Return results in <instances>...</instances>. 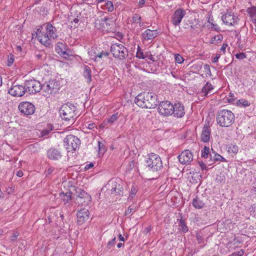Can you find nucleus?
<instances>
[{
	"instance_id": "obj_49",
	"label": "nucleus",
	"mask_w": 256,
	"mask_h": 256,
	"mask_svg": "<svg viewBox=\"0 0 256 256\" xmlns=\"http://www.w3.org/2000/svg\"><path fill=\"white\" fill-rule=\"evenodd\" d=\"M208 16V22L211 24L212 28H214V30L218 29V26L213 23V18L211 17V16Z\"/></svg>"
},
{
	"instance_id": "obj_56",
	"label": "nucleus",
	"mask_w": 256,
	"mask_h": 256,
	"mask_svg": "<svg viewBox=\"0 0 256 256\" xmlns=\"http://www.w3.org/2000/svg\"><path fill=\"white\" fill-rule=\"evenodd\" d=\"M220 56V54H216V56L212 60V62L214 63L217 62Z\"/></svg>"
},
{
	"instance_id": "obj_55",
	"label": "nucleus",
	"mask_w": 256,
	"mask_h": 256,
	"mask_svg": "<svg viewBox=\"0 0 256 256\" xmlns=\"http://www.w3.org/2000/svg\"><path fill=\"white\" fill-rule=\"evenodd\" d=\"M244 254V251L242 250H240L235 252L232 254V255L238 256H242Z\"/></svg>"
},
{
	"instance_id": "obj_47",
	"label": "nucleus",
	"mask_w": 256,
	"mask_h": 256,
	"mask_svg": "<svg viewBox=\"0 0 256 256\" xmlns=\"http://www.w3.org/2000/svg\"><path fill=\"white\" fill-rule=\"evenodd\" d=\"M204 70L205 72H206V76H212V73H211V71H210V66L208 64H205L204 66Z\"/></svg>"
},
{
	"instance_id": "obj_30",
	"label": "nucleus",
	"mask_w": 256,
	"mask_h": 256,
	"mask_svg": "<svg viewBox=\"0 0 256 256\" xmlns=\"http://www.w3.org/2000/svg\"><path fill=\"white\" fill-rule=\"evenodd\" d=\"M101 8L107 10L108 12H112L114 9L112 2L108 0L104 4L101 6Z\"/></svg>"
},
{
	"instance_id": "obj_37",
	"label": "nucleus",
	"mask_w": 256,
	"mask_h": 256,
	"mask_svg": "<svg viewBox=\"0 0 256 256\" xmlns=\"http://www.w3.org/2000/svg\"><path fill=\"white\" fill-rule=\"evenodd\" d=\"M20 234V232L18 231H15L12 233V234L10 236V242L12 243H14L16 241V240L18 238V237L19 236Z\"/></svg>"
},
{
	"instance_id": "obj_20",
	"label": "nucleus",
	"mask_w": 256,
	"mask_h": 256,
	"mask_svg": "<svg viewBox=\"0 0 256 256\" xmlns=\"http://www.w3.org/2000/svg\"><path fill=\"white\" fill-rule=\"evenodd\" d=\"M76 216L78 219V224L79 225H81L83 224L85 221L88 219V210L86 208L81 209L77 212Z\"/></svg>"
},
{
	"instance_id": "obj_60",
	"label": "nucleus",
	"mask_w": 256,
	"mask_h": 256,
	"mask_svg": "<svg viewBox=\"0 0 256 256\" xmlns=\"http://www.w3.org/2000/svg\"><path fill=\"white\" fill-rule=\"evenodd\" d=\"M147 58L150 60H152L153 62H154L155 61V59H154V56L150 54H148V56H147Z\"/></svg>"
},
{
	"instance_id": "obj_7",
	"label": "nucleus",
	"mask_w": 256,
	"mask_h": 256,
	"mask_svg": "<svg viewBox=\"0 0 256 256\" xmlns=\"http://www.w3.org/2000/svg\"><path fill=\"white\" fill-rule=\"evenodd\" d=\"M64 146L68 152L75 150L80 144L78 137L72 134L67 136L64 140Z\"/></svg>"
},
{
	"instance_id": "obj_32",
	"label": "nucleus",
	"mask_w": 256,
	"mask_h": 256,
	"mask_svg": "<svg viewBox=\"0 0 256 256\" xmlns=\"http://www.w3.org/2000/svg\"><path fill=\"white\" fill-rule=\"evenodd\" d=\"M36 60H38L39 62H44L46 58V54L42 52H39L38 54L35 55Z\"/></svg>"
},
{
	"instance_id": "obj_61",
	"label": "nucleus",
	"mask_w": 256,
	"mask_h": 256,
	"mask_svg": "<svg viewBox=\"0 0 256 256\" xmlns=\"http://www.w3.org/2000/svg\"><path fill=\"white\" fill-rule=\"evenodd\" d=\"M23 172L20 170L16 172V176L18 177H22L23 176Z\"/></svg>"
},
{
	"instance_id": "obj_23",
	"label": "nucleus",
	"mask_w": 256,
	"mask_h": 256,
	"mask_svg": "<svg viewBox=\"0 0 256 256\" xmlns=\"http://www.w3.org/2000/svg\"><path fill=\"white\" fill-rule=\"evenodd\" d=\"M211 130L207 125H204L203 127L201 134V140L204 142H207L210 140Z\"/></svg>"
},
{
	"instance_id": "obj_5",
	"label": "nucleus",
	"mask_w": 256,
	"mask_h": 256,
	"mask_svg": "<svg viewBox=\"0 0 256 256\" xmlns=\"http://www.w3.org/2000/svg\"><path fill=\"white\" fill-rule=\"evenodd\" d=\"M146 167L153 172L160 170L162 168V163L160 156L154 153L150 154L146 161Z\"/></svg>"
},
{
	"instance_id": "obj_52",
	"label": "nucleus",
	"mask_w": 256,
	"mask_h": 256,
	"mask_svg": "<svg viewBox=\"0 0 256 256\" xmlns=\"http://www.w3.org/2000/svg\"><path fill=\"white\" fill-rule=\"evenodd\" d=\"M198 163L202 169V170H206V164L202 161H198Z\"/></svg>"
},
{
	"instance_id": "obj_42",
	"label": "nucleus",
	"mask_w": 256,
	"mask_h": 256,
	"mask_svg": "<svg viewBox=\"0 0 256 256\" xmlns=\"http://www.w3.org/2000/svg\"><path fill=\"white\" fill-rule=\"evenodd\" d=\"M147 56H148V52L146 54H144V53L142 50H138L136 52V57L138 58L145 59L147 58Z\"/></svg>"
},
{
	"instance_id": "obj_54",
	"label": "nucleus",
	"mask_w": 256,
	"mask_h": 256,
	"mask_svg": "<svg viewBox=\"0 0 256 256\" xmlns=\"http://www.w3.org/2000/svg\"><path fill=\"white\" fill-rule=\"evenodd\" d=\"M228 45L227 44H224L220 48V52H222L223 54H224L226 52V48L228 47Z\"/></svg>"
},
{
	"instance_id": "obj_40",
	"label": "nucleus",
	"mask_w": 256,
	"mask_h": 256,
	"mask_svg": "<svg viewBox=\"0 0 256 256\" xmlns=\"http://www.w3.org/2000/svg\"><path fill=\"white\" fill-rule=\"evenodd\" d=\"M238 146L236 144H232L229 148H228V151L231 152L234 154H236L238 152Z\"/></svg>"
},
{
	"instance_id": "obj_10",
	"label": "nucleus",
	"mask_w": 256,
	"mask_h": 256,
	"mask_svg": "<svg viewBox=\"0 0 256 256\" xmlns=\"http://www.w3.org/2000/svg\"><path fill=\"white\" fill-rule=\"evenodd\" d=\"M119 180L112 179L105 186L108 190H109L111 194L116 193L118 195H122L124 188L119 183Z\"/></svg>"
},
{
	"instance_id": "obj_12",
	"label": "nucleus",
	"mask_w": 256,
	"mask_h": 256,
	"mask_svg": "<svg viewBox=\"0 0 256 256\" xmlns=\"http://www.w3.org/2000/svg\"><path fill=\"white\" fill-rule=\"evenodd\" d=\"M76 192L77 194L78 202L82 206H87L91 202V196L86 192L80 188H78Z\"/></svg>"
},
{
	"instance_id": "obj_11",
	"label": "nucleus",
	"mask_w": 256,
	"mask_h": 256,
	"mask_svg": "<svg viewBox=\"0 0 256 256\" xmlns=\"http://www.w3.org/2000/svg\"><path fill=\"white\" fill-rule=\"evenodd\" d=\"M25 86L30 94H34L42 90V84L35 80L30 79L26 81Z\"/></svg>"
},
{
	"instance_id": "obj_62",
	"label": "nucleus",
	"mask_w": 256,
	"mask_h": 256,
	"mask_svg": "<svg viewBox=\"0 0 256 256\" xmlns=\"http://www.w3.org/2000/svg\"><path fill=\"white\" fill-rule=\"evenodd\" d=\"M118 238L120 241L124 242L125 240V238L122 236L121 234H119Z\"/></svg>"
},
{
	"instance_id": "obj_4",
	"label": "nucleus",
	"mask_w": 256,
	"mask_h": 256,
	"mask_svg": "<svg viewBox=\"0 0 256 256\" xmlns=\"http://www.w3.org/2000/svg\"><path fill=\"white\" fill-rule=\"evenodd\" d=\"M78 113L77 107L69 102L63 104L60 110L62 118L66 120H75L78 117Z\"/></svg>"
},
{
	"instance_id": "obj_57",
	"label": "nucleus",
	"mask_w": 256,
	"mask_h": 256,
	"mask_svg": "<svg viewBox=\"0 0 256 256\" xmlns=\"http://www.w3.org/2000/svg\"><path fill=\"white\" fill-rule=\"evenodd\" d=\"M54 168L50 167L46 172V176L51 174L54 172Z\"/></svg>"
},
{
	"instance_id": "obj_3",
	"label": "nucleus",
	"mask_w": 256,
	"mask_h": 256,
	"mask_svg": "<svg viewBox=\"0 0 256 256\" xmlns=\"http://www.w3.org/2000/svg\"><path fill=\"white\" fill-rule=\"evenodd\" d=\"M235 116L230 110H220L216 113V121L221 127H228L234 122Z\"/></svg>"
},
{
	"instance_id": "obj_26",
	"label": "nucleus",
	"mask_w": 256,
	"mask_h": 256,
	"mask_svg": "<svg viewBox=\"0 0 256 256\" xmlns=\"http://www.w3.org/2000/svg\"><path fill=\"white\" fill-rule=\"evenodd\" d=\"M214 88V86L210 82H207L202 89V92L204 94V96H207Z\"/></svg>"
},
{
	"instance_id": "obj_15",
	"label": "nucleus",
	"mask_w": 256,
	"mask_h": 256,
	"mask_svg": "<svg viewBox=\"0 0 256 256\" xmlns=\"http://www.w3.org/2000/svg\"><path fill=\"white\" fill-rule=\"evenodd\" d=\"M18 110L21 113L26 116L32 114L35 111L34 106L28 102H22L18 106Z\"/></svg>"
},
{
	"instance_id": "obj_39",
	"label": "nucleus",
	"mask_w": 256,
	"mask_h": 256,
	"mask_svg": "<svg viewBox=\"0 0 256 256\" xmlns=\"http://www.w3.org/2000/svg\"><path fill=\"white\" fill-rule=\"evenodd\" d=\"M140 21H142V17L138 14H134L132 18V22L138 24Z\"/></svg>"
},
{
	"instance_id": "obj_51",
	"label": "nucleus",
	"mask_w": 256,
	"mask_h": 256,
	"mask_svg": "<svg viewBox=\"0 0 256 256\" xmlns=\"http://www.w3.org/2000/svg\"><path fill=\"white\" fill-rule=\"evenodd\" d=\"M135 211H136V210H135V208L134 207V206H130L128 208V210L126 211L125 214L128 215L130 213L134 212Z\"/></svg>"
},
{
	"instance_id": "obj_34",
	"label": "nucleus",
	"mask_w": 256,
	"mask_h": 256,
	"mask_svg": "<svg viewBox=\"0 0 256 256\" xmlns=\"http://www.w3.org/2000/svg\"><path fill=\"white\" fill-rule=\"evenodd\" d=\"M210 148L208 147L205 146L202 150L201 155L204 158H208L210 154Z\"/></svg>"
},
{
	"instance_id": "obj_17",
	"label": "nucleus",
	"mask_w": 256,
	"mask_h": 256,
	"mask_svg": "<svg viewBox=\"0 0 256 256\" xmlns=\"http://www.w3.org/2000/svg\"><path fill=\"white\" fill-rule=\"evenodd\" d=\"M186 15V12L183 9L179 8L176 10L171 16V22L174 26H177L182 22Z\"/></svg>"
},
{
	"instance_id": "obj_2",
	"label": "nucleus",
	"mask_w": 256,
	"mask_h": 256,
	"mask_svg": "<svg viewBox=\"0 0 256 256\" xmlns=\"http://www.w3.org/2000/svg\"><path fill=\"white\" fill-rule=\"evenodd\" d=\"M134 102L137 106L142 108H154L158 104V96L150 92L139 94L135 98Z\"/></svg>"
},
{
	"instance_id": "obj_63",
	"label": "nucleus",
	"mask_w": 256,
	"mask_h": 256,
	"mask_svg": "<svg viewBox=\"0 0 256 256\" xmlns=\"http://www.w3.org/2000/svg\"><path fill=\"white\" fill-rule=\"evenodd\" d=\"M145 2H146L145 0H140L139 2H138V4L140 6H142L144 4Z\"/></svg>"
},
{
	"instance_id": "obj_21",
	"label": "nucleus",
	"mask_w": 256,
	"mask_h": 256,
	"mask_svg": "<svg viewBox=\"0 0 256 256\" xmlns=\"http://www.w3.org/2000/svg\"><path fill=\"white\" fill-rule=\"evenodd\" d=\"M158 34L156 30L147 29L142 34V38L144 41L152 40Z\"/></svg>"
},
{
	"instance_id": "obj_35",
	"label": "nucleus",
	"mask_w": 256,
	"mask_h": 256,
	"mask_svg": "<svg viewBox=\"0 0 256 256\" xmlns=\"http://www.w3.org/2000/svg\"><path fill=\"white\" fill-rule=\"evenodd\" d=\"M98 153L103 154L106 150V147L103 142H98Z\"/></svg>"
},
{
	"instance_id": "obj_48",
	"label": "nucleus",
	"mask_w": 256,
	"mask_h": 256,
	"mask_svg": "<svg viewBox=\"0 0 256 256\" xmlns=\"http://www.w3.org/2000/svg\"><path fill=\"white\" fill-rule=\"evenodd\" d=\"M235 56L236 58L238 60H244L246 58V54L244 52H239L236 54Z\"/></svg>"
},
{
	"instance_id": "obj_29",
	"label": "nucleus",
	"mask_w": 256,
	"mask_h": 256,
	"mask_svg": "<svg viewBox=\"0 0 256 256\" xmlns=\"http://www.w3.org/2000/svg\"><path fill=\"white\" fill-rule=\"evenodd\" d=\"M91 70L88 66H84V68L83 76L87 79V82H90L92 80Z\"/></svg>"
},
{
	"instance_id": "obj_9",
	"label": "nucleus",
	"mask_w": 256,
	"mask_h": 256,
	"mask_svg": "<svg viewBox=\"0 0 256 256\" xmlns=\"http://www.w3.org/2000/svg\"><path fill=\"white\" fill-rule=\"evenodd\" d=\"M174 110L173 104L168 100L161 102L158 108L159 114L164 116L172 114Z\"/></svg>"
},
{
	"instance_id": "obj_22",
	"label": "nucleus",
	"mask_w": 256,
	"mask_h": 256,
	"mask_svg": "<svg viewBox=\"0 0 256 256\" xmlns=\"http://www.w3.org/2000/svg\"><path fill=\"white\" fill-rule=\"evenodd\" d=\"M174 106V112L172 114L176 118H182L185 114L184 108L183 104L180 103L175 104L173 105Z\"/></svg>"
},
{
	"instance_id": "obj_14",
	"label": "nucleus",
	"mask_w": 256,
	"mask_h": 256,
	"mask_svg": "<svg viewBox=\"0 0 256 256\" xmlns=\"http://www.w3.org/2000/svg\"><path fill=\"white\" fill-rule=\"evenodd\" d=\"M222 20L227 25L234 26L238 23L239 19L231 10H227L226 13L222 16Z\"/></svg>"
},
{
	"instance_id": "obj_28",
	"label": "nucleus",
	"mask_w": 256,
	"mask_h": 256,
	"mask_svg": "<svg viewBox=\"0 0 256 256\" xmlns=\"http://www.w3.org/2000/svg\"><path fill=\"white\" fill-rule=\"evenodd\" d=\"M60 196L64 202V204L69 202L72 200V192H67L66 194L64 192H61L60 194Z\"/></svg>"
},
{
	"instance_id": "obj_58",
	"label": "nucleus",
	"mask_w": 256,
	"mask_h": 256,
	"mask_svg": "<svg viewBox=\"0 0 256 256\" xmlns=\"http://www.w3.org/2000/svg\"><path fill=\"white\" fill-rule=\"evenodd\" d=\"M94 166V164L92 162H90L88 164H86V166L84 167V170H88L90 169V168H92Z\"/></svg>"
},
{
	"instance_id": "obj_19",
	"label": "nucleus",
	"mask_w": 256,
	"mask_h": 256,
	"mask_svg": "<svg viewBox=\"0 0 256 256\" xmlns=\"http://www.w3.org/2000/svg\"><path fill=\"white\" fill-rule=\"evenodd\" d=\"M56 52L60 56L64 58H67L69 56L70 54L68 52L67 46L65 43L58 42L57 43L55 47Z\"/></svg>"
},
{
	"instance_id": "obj_45",
	"label": "nucleus",
	"mask_w": 256,
	"mask_h": 256,
	"mask_svg": "<svg viewBox=\"0 0 256 256\" xmlns=\"http://www.w3.org/2000/svg\"><path fill=\"white\" fill-rule=\"evenodd\" d=\"M109 54L108 52H99L97 55L95 56L94 60H96L98 58H101L103 56H108Z\"/></svg>"
},
{
	"instance_id": "obj_13",
	"label": "nucleus",
	"mask_w": 256,
	"mask_h": 256,
	"mask_svg": "<svg viewBox=\"0 0 256 256\" xmlns=\"http://www.w3.org/2000/svg\"><path fill=\"white\" fill-rule=\"evenodd\" d=\"M98 28L104 32H110L114 30L113 22L109 18L101 19Z\"/></svg>"
},
{
	"instance_id": "obj_1",
	"label": "nucleus",
	"mask_w": 256,
	"mask_h": 256,
	"mask_svg": "<svg viewBox=\"0 0 256 256\" xmlns=\"http://www.w3.org/2000/svg\"><path fill=\"white\" fill-rule=\"evenodd\" d=\"M46 31H42V26H40L37 29L36 36L40 42L46 46H52V39L54 40L58 36L56 28L50 22L44 24Z\"/></svg>"
},
{
	"instance_id": "obj_6",
	"label": "nucleus",
	"mask_w": 256,
	"mask_h": 256,
	"mask_svg": "<svg viewBox=\"0 0 256 256\" xmlns=\"http://www.w3.org/2000/svg\"><path fill=\"white\" fill-rule=\"evenodd\" d=\"M110 52L114 57L120 60L125 59L128 56V51L126 48L122 44H114L111 46Z\"/></svg>"
},
{
	"instance_id": "obj_44",
	"label": "nucleus",
	"mask_w": 256,
	"mask_h": 256,
	"mask_svg": "<svg viewBox=\"0 0 256 256\" xmlns=\"http://www.w3.org/2000/svg\"><path fill=\"white\" fill-rule=\"evenodd\" d=\"M116 238L114 237L112 240H110L108 242L106 248L109 250V249H110L112 247H113L116 243Z\"/></svg>"
},
{
	"instance_id": "obj_8",
	"label": "nucleus",
	"mask_w": 256,
	"mask_h": 256,
	"mask_svg": "<svg viewBox=\"0 0 256 256\" xmlns=\"http://www.w3.org/2000/svg\"><path fill=\"white\" fill-rule=\"evenodd\" d=\"M58 90L59 85L56 80H50L42 84V90L46 96L54 94Z\"/></svg>"
},
{
	"instance_id": "obj_43",
	"label": "nucleus",
	"mask_w": 256,
	"mask_h": 256,
	"mask_svg": "<svg viewBox=\"0 0 256 256\" xmlns=\"http://www.w3.org/2000/svg\"><path fill=\"white\" fill-rule=\"evenodd\" d=\"M175 60L176 62L178 64H182L184 60V59L180 54H176L174 56Z\"/></svg>"
},
{
	"instance_id": "obj_24",
	"label": "nucleus",
	"mask_w": 256,
	"mask_h": 256,
	"mask_svg": "<svg viewBox=\"0 0 256 256\" xmlns=\"http://www.w3.org/2000/svg\"><path fill=\"white\" fill-rule=\"evenodd\" d=\"M47 154L48 158L52 160H58L62 157L60 152L54 148H50Z\"/></svg>"
},
{
	"instance_id": "obj_18",
	"label": "nucleus",
	"mask_w": 256,
	"mask_h": 256,
	"mask_svg": "<svg viewBox=\"0 0 256 256\" xmlns=\"http://www.w3.org/2000/svg\"><path fill=\"white\" fill-rule=\"evenodd\" d=\"M178 158L182 164H189L193 160V155L190 150H184L178 156Z\"/></svg>"
},
{
	"instance_id": "obj_16",
	"label": "nucleus",
	"mask_w": 256,
	"mask_h": 256,
	"mask_svg": "<svg viewBox=\"0 0 256 256\" xmlns=\"http://www.w3.org/2000/svg\"><path fill=\"white\" fill-rule=\"evenodd\" d=\"M26 90V87L20 84L12 85L8 90V93L14 96L20 97L24 95Z\"/></svg>"
},
{
	"instance_id": "obj_59",
	"label": "nucleus",
	"mask_w": 256,
	"mask_h": 256,
	"mask_svg": "<svg viewBox=\"0 0 256 256\" xmlns=\"http://www.w3.org/2000/svg\"><path fill=\"white\" fill-rule=\"evenodd\" d=\"M87 127L89 129L92 130V129L94 128H96V125L94 123H90V124H88Z\"/></svg>"
},
{
	"instance_id": "obj_38",
	"label": "nucleus",
	"mask_w": 256,
	"mask_h": 256,
	"mask_svg": "<svg viewBox=\"0 0 256 256\" xmlns=\"http://www.w3.org/2000/svg\"><path fill=\"white\" fill-rule=\"evenodd\" d=\"M237 104H240L244 107H246L250 106V104L249 102L246 100L245 99L241 98L238 101Z\"/></svg>"
},
{
	"instance_id": "obj_33",
	"label": "nucleus",
	"mask_w": 256,
	"mask_h": 256,
	"mask_svg": "<svg viewBox=\"0 0 256 256\" xmlns=\"http://www.w3.org/2000/svg\"><path fill=\"white\" fill-rule=\"evenodd\" d=\"M223 39V36L221 34L215 36H213L210 40V43L216 44L218 42L222 41Z\"/></svg>"
},
{
	"instance_id": "obj_50",
	"label": "nucleus",
	"mask_w": 256,
	"mask_h": 256,
	"mask_svg": "<svg viewBox=\"0 0 256 256\" xmlns=\"http://www.w3.org/2000/svg\"><path fill=\"white\" fill-rule=\"evenodd\" d=\"M137 192V190L135 187L132 186L131 188L130 192V198H132Z\"/></svg>"
},
{
	"instance_id": "obj_25",
	"label": "nucleus",
	"mask_w": 256,
	"mask_h": 256,
	"mask_svg": "<svg viewBox=\"0 0 256 256\" xmlns=\"http://www.w3.org/2000/svg\"><path fill=\"white\" fill-rule=\"evenodd\" d=\"M192 204L196 209H202L205 206L204 202L198 196L192 200Z\"/></svg>"
},
{
	"instance_id": "obj_31",
	"label": "nucleus",
	"mask_w": 256,
	"mask_h": 256,
	"mask_svg": "<svg viewBox=\"0 0 256 256\" xmlns=\"http://www.w3.org/2000/svg\"><path fill=\"white\" fill-rule=\"evenodd\" d=\"M178 226L180 228V230L182 232L186 233L188 230V228L186 226L185 222L182 218H181L180 220Z\"/></svg>"
},
{
	"instance_id": "obj_64",
	"label": "nucleus",
	"mask_w": 256,
	"mask_h": 256,
	"mask_svg": "<svg viewBox=\"0 0 256 256\" xmlns=\"http://www.w3.org/2000/svg\"><path fill=\"white\" fill-rule=\"evenodd\" d=\"M138 24V26L140 27H143L144 26V23L142 21H140Z\"/></svg>"
},
{
	"instance_id": "obj_41",
	"label": "nucleus",
	"mask_w": 256,
	"mask_h": 256,
	"mask_svg": "<svg viewBox=\"0 0 256 256\" xmlns=\"http://www.w3.org/2000/svg\"><path fill=\"white\" fill-rule=\"evenodd\" d=\"M14 60V56L12 54H10L8 58V66H10L12 64Z\"/></svg>"
},
{
	"instance_id": "obj_36",
	"label": "nucleus",
	"mask_w": 256,
	"mask_h": 256,
	"mask_svg": "<svg viewBox=\"0 0 256 256\" xmlns=\"http://www.w3.org/2000/svg\"><path fill=\"white\" fill-rule=\"evenodd\" d=\"M118 117H119L118 113V112L114 113V114L112 115L110 118H108V122H109L110 124H112L114 122L117 120Z\"/></svg>"
},
{
	"instance_id": "obj_27",
	"label": "nucleus",
	"mask_w": 256,
	"mask_h": 256,
	"mask_svg": "<svg viewBox=\"0 0 256 256\" xmlns=\"http://www.w3.org/2000/svg\"><path fill=\"white\" fill-rule=\"evenodd\" d=\"M210 160L214 162L216 161L220 162H226V159L223 158L221 155L216 153L215 152L213 151L212 154H210Z\"/></svg>"
},
{
	"instance_id": "obj_53",
	"label": "nucleus",
	"mask_w": 256,
	"mask_h": 256,
	"mask_svg": "<svg viewBox=\"0 0 256 256\" xmlns=\"http://www.w3.org/2000/svg\"><path fill=\"white\" fill-rule=\"evenodd\" d=\"M108 124H110L109 122H108V120L106 119L102 122L100 126L101 128H104L106 126H108Z\"/></svg>"
},
{
	"instance_id": "obj_46",
	"label": "nucleus",
	"mask_w": 256,
	"mask_h": 256,
	"mask_svg": "<svg viewBox=\"0 0 256 256\" xmlns=\"http://www.w3.org/2000/svg\"><path fill=\"white\" fill-rule=\"evenodd\" d=\"M248 13L251 16L254 22L256 23V12H254V9L250 10Z\"/></svg>"
}]
</instances>
